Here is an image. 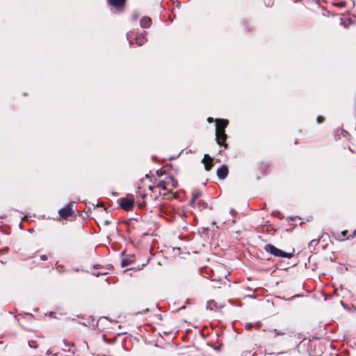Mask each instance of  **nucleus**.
<instances>
[{
	"mask_svg": "<svg viewBox=\"0 0 356 356\" xmlns=\"http://www.w3.org/2000/svg\"><path fill=\"white\" fill-rule=\"evenodd\" d=\"M178 181L171 175H166L164 179H161L155 186H149V190L154 193L149 195L150 199L156 200L161 195V192H156L157 188H162L163 191H171L173 188H176L178 186ZM137 203L139 208H143L145 206V199L149 197V195L141 191V187L138 186V191L137 192Z\"/></svg>",
	"mask_w": 356,
	"mask_h": 356,
	"instance_id": "f257e3e1",
	"label": "nucleus"
},
{
	"mask_svg": "<svg viewBox=\"0 0 356 356\" xmlns=\"http://www.w3.org/2000/svg\"><path fill=\"white\" fill-rule=\"evenodd\" d=\"M264 250L270 254L271 255L276 257H282V258H291L293 257L294 254V250L293 249L291 252H288L283 251L282 250H280L275 247L274 245L268 243L264 245Z\"/></svg>",
	"mask_w": 356,
	"mask_h": 356,
	"instance_id": "f03ea898",
	"label": "nucleus"
},
{
	"mask_svg": "<svg viewBox=\"0 0 356 356\" xmlns=\"http://www.w3.org/2000/svg\"><path fill=\"white\" fill-rule=\"evenodd\" d=\"M273 332L275 336H284L287 334L290 337L294 333L293 331L290 330L289 325L286 322H283L278 328H275Z\"/></svg>",
	"mask_w": 356,
	"mask_h": 356,
	"instance_id": "7ed1b4c3",
	"label": "nucleus"
},
{
	"mask_svg": "<svg viewBox=\"0 0 356 356\" xmlns=\"http://www.w3.org/2000/svg\"><path fill=\"white\" fill-rule=\"evenodd\" d=\"M59 216L61 218L67 220L74 214L73 203L70 202L64 207L58 211Z\"/></svg>",
	"mask_w": 356,
	"mask_h": 356,
	"instance_id": "20e7f679",
	"label": "nucleus"
},
{
	"mask_svg": "<svg viewBox=\"0 0 356 356\" xmlns=\"http://www.w3.org/2000/svg\"><path fill=\"white\" fill-rule=\"evenodd\" d=\"M127 1V0H106V2L109 7L114 8L118 12H122Z\"/></svg>",
	"mask_w": 356,
	"mask_h": 356,
	"instance_id": "39448f33",
	"label": "nucleus"
},
{
	"mask_svg": "<svg viewBox=\"0 0 356 356\" xmlns=\"http://www.w3.org/2000/svg\"><path fill=\"white\" fill-rule=\"evenodd\" d=\"M134 202L133 200L122 197L119 199L120 208L124 211H129L133 209Z\"/></svg>",
	"mask_w": 356,
	"mask_h": 356,
	"instance_id": "423d86ee",
	"label": "nucleus"
},
{
	"mask_svg": "<svg viewBox=\"0 0 356 356\" xmlns=\"http://www.w3.org/2000/svg\"><path fill=\"white\" fill-rule=\"evenodd\" d=\"M216 134L225 132V128L229 124L228 120L216 119Z\"/></svg>",
	"mask_w": 356,
	"mask_h": 356,
	"instance_id": "0eeeda50",
	"label": "nucleus"
},
{
	"mask_svg": "<svg viewBox=\"0 0 356 356\" xmlns=\"http://www.w3.org/2000/svg\"><path fill=\"white\" fill-rule=\"evenodd\" d=\"M227 139V135L225 132H222L219 134H216V140L217 143L220 146L223 147L224 149H227L228 147L226 140Z\"/></svg>",
	"mask_w": 356,
	"mask_h": 356,
	"instance_id": "6e6552de",
	"label": "nucleus"
},
{
	"mask_svg": "<svg viewBox=\"0 0 356 356\" xmlns=\"http://www.w3.org/2000/svg\"><path fill=\"white\" fill-rule=\"evenodd\" d=\"M141 14L138 11H134L131 14V20L137 21L140 20V22H152V19L148 16H143L141 18Z\"/></svg>",
	"mask_w": 356,
	"mask_h": 356,
	"instance_id": "1a4fd4ad",
	"label": "nucleus"
},
{
	"mask_svg": "<svg viewBox=\"0 0 356 356\" xmlns=\"http://www.w3.org/2000/svg\"><path fill=\"white\" fill-rule=\"evenodd\" d=\"M202 162L204 163L205 170L210 171L212 169L213 166V159L209 154H204Z\"/></svg>",
	"mask_w": 356,
	"mask_h": 356,
	"instance_id": "9d476101",
	"label": "nucleus"
},
{
	"mask_svg": "<svg viewBox=\"0 0 356 356\" xmlns=\"http://www.w3.org/2000/svg\"><path fill=\"white\" fill-rule=\"evenodd\" d=\"M229 173V168L226 165H222L217 169L216 174L219 179H225Z\"/></svg>",
	"mask_w": 356,
	"mask_h": 356,
	"instance_id": "9b49d317",
	"label": "nucleus"
},
{
	"mask_svg": "<svg viewBox=\"0 0 356 356\" xmlns=\"http://www.w3.org/2000/svg\"><path fill=\"white\" fill-rule=\"evenodd\" d=\"M221 306L218 305V304L213 300H210L207 301V309L210 310L216 311L218 308H220Z\"/></svg>",
	"mask_w": 356,
	"mask_h": 356,
	"instance_id": "f8f14e48",
	"label": "nucleus"
},
{
	"mask_svg": "<svg viewBox=\"0 0 356 356\" xmlns=\"http://www.w3.org/2000/svg\"><path fill=\"white\" fill-rule=\"evenodd\" d=\"M258 167L263 175H265L267 174L268 168H269L268 165H267L266 163H265L264 162H260L259 163H258Z\"/></svg>",
	"mask_w": 356,
	"mask_h": 356,
	"instance_id": "ddd939ff",
	"label": "nucleus"
},
{
	"mask_svg": "<svg viewBox=\"0 0 356 356\" xmlns=\"http://www.w3.org/2000/svg\"><path fill=\"white\" fill-rule=\"evenodd\" d=\"M347 234H348V231L344 230V231L341 232L340 233H338L337 234H332V236H334L335 238L339 241H343V240L346 239V237L348 236H346Z\"/></svg>",
	"mask_w": 356,
	"mask_h": 356,
	"instance_id": "4468645a",
	"label": "nucleus"
},
{
	"mask_svg": "<svg viewBox=\"0 0 356 356\" xmlns=\"http://www.w3.org/2000/svg\"><path fill=\"white\" fill-rule=\"evenodd\" d=\"M202 193L200 191H196L192 193V197L190 201V204L191 206H193V204L195 202V200L200 197Z\"/></svg>",
	"mask_w": 356,
	"mask_h": 356,
	"instance_id": "2eb2a0df",
	"label": "nucleus"
},
{
	"mask_svg": "<svg viewBox=\"0 0 356 356\" xmlns=\"http://www.w3.org/2000/svg\"><path fill=\"white\" fill-rule=\"evenodd\" d=\"M355 17L353 16V18L349 17L348 15L345 16L343 18L341 19V22H355Z\"/></svg>",
	"mask_w": 356,
	"mask_h": 356,
	"instance_id": "dca6fc26",
	"label": "nucleus"
},
{
	"mask_svg": "<svg viewBox=\"0 0 356 356\" xmlns=\"http://www.w3.org/2000/svg\"><path fill=\"white\" fill-rule=\"evenodd\" d=\"M131 262H132V261L131 259H128V258L122 259L121 261V266L126 267V266H129V264H131Z\"/></svg>",
	"mask_w": 356,
	"mask_h": 356,
	"instance_id": "f3484780",
	"label": "nucleus"
},
{
	"mask_svg": "<svg viewBox=\"0 0 356 356\" xmlns=\"http://www.w3.org/2000/svg\"><path fill=\"white\" fill-rule=\"evenodd\" d=\"M356 236V229L353 231V234H350L348 235L347 237H346V239L347 240H352L354 237Z\"/></svg>",
	"mask_w": 356,
	"mask_h": 356,
	"instance_id": "a211bd4d",
	"label": "nucleus"
},
{
	"mask_svg": "<svg viewBox=\"0 0 356 356\" xmlns=\"http://www.w3.org/2000/svg\"><path fill=\"white\" fill-rule=\"evenodd\" d=\"M324 120H325V118H324L323 116H321V115H318V116L317 117V118H316V121H317V122H318V123H319V124H321V123L323 122H324Z\"/></svg>",
	"mask_w": 356,
	"mask_h": 356,
	"instance_id": "6ab92c4d",
	"label": "nucleus"
},
{
	"mask_svg": "<svg viewBox=\"0 0 356 356\" xmlns=\"http://www.w3.org/2000/svg\"><path fill=\"white\" fill-rule=\"evenodd\" d=\"M276 356H291V355L289 353L286 352V353H280Z\"/></svg>",
	"mask_w": 356,
	"mask_h": 356,
	"instance_id": "aec40b11",
	"label": "nucleus"
},
{
	"mask_svg": "<svg viewBox=\"0 0 356 356\" xmlns=\"http://www.w3.org/2000/svg\"><path fill=\"white\" fill-rule=\"evenodd\" d=\"M318 240L313 239L310 241L309 245H313V244L316 245L318 243Z\"/></svg>",
	"mask_w": 356,
	"mask_h": 356,
	"instance_id": "412c9836",
	"label": "nucleus"
},
{
	"mask_svg": "<svg viewBox=\"0 0 356 356\" xmlns=\"http://www.w3.org/2000/svg\"><path fill=\"white\" fill-rule=\"evenodd\" d=\"M48 257L46 254H42V255H40V259L42 260V261H46L47 260Z\"/></svg>",
	"mask_w": 356,
	"mask_h": 356,
	"instance_id": "4be33fe9",
	"label": "nucleus"
},
{
	"mask_svg": "<svg viewBox=\"0 0 356 356\" xmlns=\"http://www.w3.org/2000/svg\"><path fill=\"white\" fill-rule=\"evenodd\" d=\"M149 24H147V23L143 24L142 27H143V28H145V29H147V28H149Z\"/></svg>",
	"mask_w": 356,
	"mask_h": 356,
	"instance_id": "5701e85b",
	"label": "nucleus"
},
{
	"mask_svg": "<svg viewBox=\"0 0 356 356\" xmlns=\"http://www.w3.org/2000/svg\"><path fill=\"white\" fill-rule=\"evenodd\" d=\"M207 121L209 122V123H211L213 122V119L211 118V117H209L207 118Z\"/></svg>",
	"mask_w": 356,
	"mask_h": 356,
	"instance_id": "b1692460",
	"label": "nucleus"
},
{
	"mask_svg": "<svg viewBox=\"0 0 356 356\" xmlns=\"http://www.w3.org/2000/svg\"><path fill=\"white\" fill-rule=\"evenodd\" d=\"M104 224H105L106 225H109V224H110V222H108V221L106 220V221L104 222Z\"/></svg>",
	"mask_w": 356,
	"mask_h": 356,
	"instance_id": "393cba45",
	"label": "nucleus"
},
{
	"mask_svg": "<svg viewBox=\"0 0 356 356\" xmlns=\"http://www.w3.org/2000/svg\"><path fill=\"white\" fill-rule=\"evenodd\" d=\"M103 338L106 341H107L105 335H103Z\"/></svg>",
	"mask_w": 356,
	"mask_h": 356,
	"instance_id": "a878e982",
	"label": "nucleus"
},
{
	"mask_svg": "<svg viewBox=\"0 0 356 356\" xmlns=\"http://www.w3.org/2000/svg\"><path fill=\"white\" fill-rule=\"evenodd\" d=\"M344 24V27H345V28H347V27H348V26H347V24Z\"/></svg>",
	"mask_w": 356,
	"mask_h": 356,
	"instance_id": "bb28decb",
	"label": "nucleus"
},
{
	"mask_svg": "<svg viewBox=\"0 0 356 356\" xmlns=\"http://www.w3.org/2000/svg\"><path fill=\"white\" fill-rule=\"evenodd\" d=\"M355 345L356 346V342L355 343Z\"/></svg>",
	"mask_w": 356,
	"mask_h": 356,
	"instance_id": "cd10ccee",
	"label": "nucleus"
}]
</instances>
